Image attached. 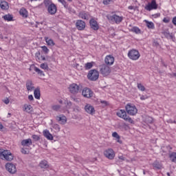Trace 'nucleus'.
<instances>
[{
    "label": "nucleus",
    "mask_w": 176,
    "mask_h": 176,
    "mask_svg": "<svg viewBox=\"0 0 176 176\" xmlns=\"http://www.w3.org/2000/svg\"><path fill=\"white\" fill-rule=\"evenodd\" d=\"M118 159H120V160H124V156H123V155H118Z\"/></svg>",
    "instance_id": "53"
},
{
    "label": "nucleus",
    "mask_w": 176,
    "mask_h": 176,
    "mask_svg": "<svg viewBox=\"0 0 176 176\" xmlns=\"http://www.w3.org/2000/svg\"><path fill=\"white\" fill-rule=\"evenodd\" d=\"M67 9H68V10H69V12H72V13H75V10H72V8L68 7Z\"/></svg>",
    "instance_id": "56"
},
{
    "label": "nucleus",
    "mask_w": 176,
    "mask_h": 176,
    "mask_svg": "<svg viewBox=\"0 0 176 176\" xmlns=\"http://www.w3.org/2000/svg\"><path fill=\"white\" fill-rule=\"evenodd\" d=\"M35 72H36L40 76H45V73H43V71L41 70L37 67H34V68Z\"/></svg>",
    "instance_id": "34"
},
{
    "label": "nucleus",
    "mask_w": 176,
    "mask_h": 176,
    "mask_svg": "<svg viewBox=\"0 0 176 176\" xmlns=\"http://www.w3.org/2000/svg\"><path fill=\"white\" fill-rule=\"evenodd\" d=\"M146 10L151 12V10H156L157 9V3H156V0H151V2L147 3L144 7Z\"/></svg>",
    "instance_id": "9"
},
{
    "label": "nucleus",
    "mask_w": 176,
    "mask_h": 176,
    "mask_svg": "<svg viewBox=\"0 0 176 176\" xmlns=\"http://www.w3.org/2000/svg\"><path fill=\"white\" fill-rule=\"evenodd\" d=\"M41 49H42L43 52L45 53V54H47L49 53V52H50L49 48H47V47H46L45 45L42 46Z\"/></svg>",
    "instance_id": "42"
},
{
    "label": "nucleus",
    "mask_w": 176,
    "mask_h": 176,
    "mask_svg": "<svg viewBox=\"0 0 176 176\" xmlns=\"http://www.w3.org/2000/svg\"><path fill=\"white\" fill-rule=\"evenodd\" d=\"M23 111L27 113H32L34 112V107L31 104H25L23 107Z\"/></svg>",
    "instance_id": "17"
},
{
    "label": "nucleus",
    "mask_w": 176,
    "mask_h": 176,
    "mask_svg": "<svg viewBox=\"0 0 176 176\" xmlns=\"http://www.w3.org/2000/svg\"><path fill=\"white\" fill-rule=\"evenodd\" d=\"M3 102H4V104L8 105V104H9L10 102V100H9L8 98H6L4 100H3Z\"/></svg>",
    "instance_id": "47"
},
{
    "label": "nucleus",
    "mask_w": 176,
    "mask_h": 176,
    "mask_svg": "<svg viewBox=\"0 0 176 176\" xmlns=\"http://www.w3.org/2000/svg\"><path fill=\"white\" fill-rule=\"evenodd\" d=\"M99 71L100 74L102 75L104 78H106V76H109L112 72L111 67L105 64H102L99 66Z\"/></svg>",
    "instance_id": "3"
},
{
    "label": "nucleus",
    "mask_w": 176,
    "mask_h": 176,
    "mask_svg": "<svg viewBox=\"0 0 176 176\" xmlns=\"http://www.w3.org/2000/svg\"><path fill=\"white\" fill-rule=\"evenodd\" d=\"M125 109L128 115H130L131 116H135V115L138 113V109H137L135 104L131 103L126 104L125 106Z\"/></svg>",
    "instance_id": "4"
},
{
    "label": "nucleus",
    "mask_w": 176,
    "mask_h": 176,
    "mask_svg": "<svg viewBox=\"0 0 176 176\" xmlns=\"http://www.w3.org/2000/svg\"><path fill=\"white\" fill-rule=\"evenodd\" d=\"M89 24L91 28H92V30H94V31H97L100 28V27L98 26V23H97V21L94 20V19H91L89 21Z\"/></svg>",
    "instance_id": "18"
},
{
    "label": "nucleus",
    "mask_w": 176,
    "mask_h": 176,
    "mask_svg": "<svg viewBox=\"0 0 176 176\" xmlns=\"http://www.w3.org/2000/svg\"><path fill=\"white\" fill-rule=\"evenodd\" d=\"M0 8H1L3 10H8V9H9V4L6 1H1L0 3Z\"/></svg>",
    "instance_id": "29"
},
{
    "label": "nucleus",
    "mask_w": 176,
    "mask_h": 176,
    "mask_svg": "<svg viewBox=\"0 0 176 176\" xmlns=\"http://www.w3.org/2000/svg\"><path fill=\"white\" fill-rule=\"evenodd\" d=\"M56 120L60 122V124H65L67 123V117L64 115H60L56 116Z\"/></svg>",
    "instance_id": "23"
},
{
    "label": "nucleus",
    "mask_w": 176,
    "mask_h": 176,
    "mask_svg": "<svg viewBox=\"0 0 176 176\" xmlns=\"http://www.w3.org/2000/svg\"><path fill=\"white\" fill-rule=\"evenodd\" d=\"M115 64V57L112 55H107L104 58V65L111 67Z\"/></svg>",
    "instance_id": "10"
},
{
    "label": "nucleus",
    "mask_w": 176,
    "mask_h": 176,
    "mask_svg": "<svg viewBox=\"0 0 176 176\" xmlns=\"http://www.w3.org/2000/svg\"><path fill=\"white\" fill-rule=\"evenodd\" d=\"M172 23L174 25H176V16L173 18Z\"/></svg>",
    "instance_id": "52"
},
{
    "label": "nucleus",
    "mask_w": 176,
    "mask_h": 176,
    "mask_svg": "<svg viewBox=\"0 0 176 176\" xmlns=\"http://www.w3.org/2000/svg\"><path fill=\"white\" fill-rule=\"evenodd\" d=\"M21 153H23V155H28L30 153V150L28 148H22L21 149Z\"/></svg>",
    "instance_id": "39"
},
{
    "label": "nucleus",
    "mask_w": 176,
    "mask_h": 176,
    "mask_svg": "<svg viewBox=\"0 0 176 176\" xmlns=\"http://www.w3.org/2000/svg\"><path fill=\"white\" fill-rule=\"evenodd\" d=\"M13 157V154H12L10 151L0 148V158L2 159V160L12 162Z\"/></svg>",
    "instance_id": "2"
},
{
    "label": "nucleus",
    "mask_w": 176,
    "mask_h": 176,
    "mask_svg": "<svg viewBox=\"0 0 176 176\" xmlns=\"http://www.w3.org/2000/svg\"><path fill=\"white\" fill-rule=\"evenodd\" d=\"M63 103L65 104L66 108H71V107L72 106V102L68 100H64Z\"/></svg>",
    "instance_id": "41"
},
{
    "label": "nucleus",
    "mask_w": 176,
    "mask_h": 176,
    "mask_svg": "<svg viewBox=\"0 0 176 176\" xmlns=\"http://www.w3.org/2000/svg\"><path fill=\"white\" fill-rule=\"evenodd\" d=\"M87 78L89 80H91L92 82H96V80H98L100 78V73L96 69H91L87 74Z\"/></svg>",
    "instance_id": "6"
},
{
    "label": "nucleus",
    "mask_w": 176,
    "mask_h": 176,
    "mask_svg": "<svg viewBox=\"0 0 176 176\" xmlns=\"http://www.w3.org/2000/svg\"><path fill=\"white\" fill-rule=\"evenodd\" d=\"M147 98H148V97L146 96L142 95V96H140V100H142V101H144V100H146Z\"/></svg>",
    "instance_id": "50"
},
{
    "label": "nucleus",
    "mask_w": 176,
    "mask_h": 176,
    "mask_svg": "<svg viewBox=\"0 0 176 176\" xmlns=\"http://www.w3.org/2000/svg\"><path fill=\"white\" fill-rule=\"evenodd\" d=\"M163 21L164 23H170V19L165 17L164 18Z\"/></svg>",
    "instance_id": "51"
},
{
    "label": "nucleus",
    "mask_w": 176,
    "mask_h": 176,
    "mask_svg": "<svg viewBox=\"0 0 176 176\" xmlns=\"http://www.w3.org/2000/svg\"><path fill=\"white\" fill-rule=\"evenodd\" d=\"M32 138H33L34 141H39V140H41V138L38 136V135H32Z\"/></svg>",
    "instance_id": "45"
},
{
    "label": "nucleus",
    "mask_w": 176,
    "mask_h": 176,
    "mask_svg": "<svg viewBox=\"0 0 176 176\" xmlns=\"http://www.w3.org/2000/svg\"><path fill=\"white\" fill-rule=\"evenodd\" d=\"M45 42L48 46H54L56 43L52 38H49V37H45Z\"/></svg>",
    "instance_id": "32"
},
{
    "label": "nucleus",
    "mask_w": 176,
    "mask_h": 176,
    "mask_svg": "<svg viewBox=\"0 0 176 176\" xmlns=\"http://www.w3.org/2000/svg\"><path fill=\"white\" fill-rule=\"evenodd\" d=\"M117 116L125 120V122H129L131 124H134V120L129 116L124 109H120L116 113Z\"/></svg>",
    "instance_id": "1"
},
{
    "label": "nucleus",
    "mask_w": 176,
    "mask_h": 176,
    "mask_svg": "<svg viewBox=\"0 0 176 176\" xmlns=\"http://www.w3.org/2000/svg\"><path fill=\"white\" fill-rule=\"evenodd\" d=\"M60 107L58 104H56V105L52 106V109L54 111H58V109H60Z\"/></svg>",
    "instance_id": "46"
},
{
    "label": "nucleus",
    "mask_w": 176,
    "mask_h": 176,
    "mask_svg": "<svg viewBox=\"0 0 176 176\" xmlns=\"http://www.w3.org/2000/svg\"><path fill=\"white\" fill-rule=\"evenodd\" d=\"M40 67L41 69H47L49 68V66L47 65V63H42L40 65Z\"/></svg>",
    "instance_id": "43"
},
{
    "label": "nucleus",
    "mask_w": 176,
    "mask_h": 176,
    "mask_svg": "<svg viewBox=\"0 0 176 176\" xmlns=\"http://www.w3.org/2000/svg\"><path fill=\"white\" fill-rule=\"evenodd\" d=\"M168 123H171V124L174 123L175 124H176V121L175 120L173 121V120H169L168 121Z\"/></svg>",
    "instance_id": "55"
},
{
    "label": "nucleus",
    "mask_w": 176,
    "mask_h": 176,
    "mask_svg": "<svg viewBox=\"0 0 176 176\" xmlns=\"http://www.w3.org/2000/svg\"><path fill=\"white\" fill-rule=\"evenodd\" d=\"M43 134L44 137L47 138V140H50V141H53L54 140L53 135H52V133H50V132L47 129L44 130L43 131Z\"/></svg>",
    "instance_id": "24"
},
{
    "label": "nucleus",
    "mask_w": 176,
    "mask_h": 176,
    "mask_svg": "<svg viewBox=\"0 0 176 176\" xmlns=\"http://www.w3.org/2000/svg\"><path fill=\"white\" fill-rule=\"evenodd\" d=\"M146 25L147 28L149 30H155V23L153 22H151L149 21H144Z\"/></svg>",
    "instance_id": "30"
},
{
    "label": "nucleus",
    "mask_w": 176,
    "mask_h": 176,
    "mask_svg": "<svg viewBox=\"0 0 176 176\" xmlns=\"http://www.w3.org/2000/svg\"><path fill=\"white\" fill-rule=\"evenodd\" d=\"M6 170H7V171H8V173L10 174H16V173H17L16 165L12 163H7L6 164Z\"/></svg>",
    "instance_id": "11"
},
{
    "label": "nucleus",
    "mask_w": 176,
    "mask_h": 176,
    "mask_svg": "<svg viewBox=\"0 0 176 176\" xmlns=\"http://www.w3.org/2000/svg\"><path fill=\"white\" fill-rule=\"evenodd\" d=\"M103 155L107 157V159H109V160H113L115 159V156H116L115 151L111 148L105 149L103 152Z\"/></svg>",
    "instance_id": "8"
},
{
    "label": "nucleus",
    "mask_w": 176,
    "mask_h": 176,
    "mask_svg": "<svg viewBox=\"0 0 176 176\" xmlns=\"http://www.w3.org/2000/svg\"><path fill=\"white\" fill-rule=\"evenodd\" d=\"M78 17L82 20H89L90 19V14L85 11H81L78 14Z\"/></svg>",
    "instance_id": "19"
},
{
    "label": "nucleus",
    "mask_w": 176,
    "mask_h": 176,
    "mask_svg": "<svg viewBox=\"0 0 176 176\" xmlns=\"http://www.w3.org/2000/svg\"><path fill=\"white\" fill-rule=\"evenodd\" d=\"M53 1H52V0H44V5L45 6V8H48L49 6H50V5H53Z\"/></svg>",
    "instance_id": "37"
},
{
    "label": "nucleus",
    "mask_w": 176,
    "mask_h": 176,
    "mask_svg": "<svg viewBox=\"0 0 176 176\" xmlns=\"http://www.w3.org/2000/svg\"><path fill=\"white\" fill-rule=\"evenodd\" d=\"M58 102H59V104H63V100H59V101H58Z\"/></svg>",
    "instance_id": "63"
},
{
    "label": "nucleus",
    "mask_w": 176,
    "mask_h": 176,
    "mask_svg": "<svg viewBox=\"0 0 176 176\" xmlns=\"http://www.w3.org/2000/svg\"><path fill=\"white\" fill-rule=\"evenodd\" d=\"M54 129H55V130H57V131H60V126L58 124H55L54 126Z\"/></svg>",
    "instance_id": "49"
},
{
    "label": "nucleus",
    "mask_w": 176,
    "mask_h": 176,
    "mask_svg": "<svg viewBox=\"0 0 176 176\" xmlns=\"http://www.w3.org/2000/svg\"><path fill=\"white\" fill-rule=\"evenodd\" d=\"M131 32L135 34H141V30L138 27L134 26L131 29Z\"/></svg>",
    "instance_id": "35"
},
{
    "label": "nucleus",
    "mask_w": 176,
    "mask_h": 176,
    "mask_svg": "<svg viewBox=\"0 0 176 176\" xmlns=\"http://www.w3.org/2000/svg\"><path fill=\"white\" fill-rule=\"evenodd\" d=\"M153 17L155 18V19H156V18H157V17H160V14H155L154 15H153Z\"/></svg>",
    "instance_id": "58"
},
{
    "label": "nucleus",
    "mask_w": 176,
    "mask_h": 176,
    "mask_svg": "<svg viewBox=\"0 0 176 176\" xmlns=\"http://www.w3.org/2000/svg\"><path fill=\"white\" fill-rule=\"evenodd\" d=\"M39 166L41 168H49V164L47 163V161L43 160L39 163Z\"/></svg>",
    "instance_id": "27"
},
{
    "label": "nucleus",
    "mask_w": 176,
    "mask_h": 176,
    "mask_svg": "<svg viewBox=\"0 0 176 176\" xmlns=\"http://www.w3.org/2000/svg\"><path fill=\"white\" fill-rule=\"evenodd\" d=\"M30 2H36L38 1H41V0H29Z\"/></svg>",
    "instance_id": "61"
},
{
    "label": "nucleus",
    "mask_w": 176,
    "mask_h": 176,
    "mask_svg": "<svg viewBox=\"0 0 176 176\" xmlns=\"http://www.w3.org/2000/svg\"><path fill=\"white\" fill-rule=\"evenodd\" d=\"M2 19H3L5 21H13V16L10 14L3 16Z\"/></svg>",
    "instance_id": "31"
},
{
    "label": "nucleus",
    "mask_w": 176,
    "mask_h": 176,
    "mask_svg": "<svg viewBox=\"0 0 176 176\" xmlns=\"http://www.w3.org/2000/svg\"><path fill=\"white\" fill-rule=\"evenodd\" d=\"M138 89L140 90V91H145V87L141 83H138Z\"/></svg>",
    "instance_id": "40"
},
{
    "label": "nucleus",
    "mask_w": 176,
    "mask_h": 176,
    "mask_svg": "<svg viewBox=\"0 0 176 176\" xmlns=\"http://www.w3.org/2000/svg\"><path fill=\"white\" fill-rule=\"evenodd\" d=\"M107 19L110 23H116V24H120V23L123 21V16H119L116 14L111 16H107Z\"/></svg>",
    "instance_id": "7"
},
{
    "label": "nucleus",
    "mask_w": 176,
    "mask_h": 176,
    "mask_svg": "<svg viewBox=\"0 0 176 176\" xmlns=\"http://www.w3.org/2000/svg\"><path fill=\"white\" fill-rule=\"evenodd\" d=\"M169 157H170L171 162H173V163H176V153L175 152H173L170 154H169Z\"/></svg>",
    "instance_id": "33"
},
{
    "label": "nucleus",
    "mask_w": 176,
    "mask_h": 176,
    "mask_svg": "<svg viewBox=\"0 0 176 176\" xmlns=\"http://www.w3.org/2000/svg\"><path fill=\"white\" fill-rule=\"evenodd\" d=\"M128 57L130 60L133 61H137L141 57L140 52L135 49H132L128 52Z\"/></svg>",
    "instance_id": "5"
},
{
    "label": "nucleus",
    "mask_w": 176,
    "mask_h": 176,
    "mask_svg": "<svg viewBox=\"0 0 176 176\" xmlns=\"http://www.w3.org/2000/svg\"><path fill=\"white\" fill-rule=\"evenodd\" d=\"M34 96L36 100H41V89H39V88L34 89Z\"/></svg>",
    "instance_id": "28"
},
{
    "label": "nucleus",
    "mask_w": 176,
    "mask_h": 176,
    "mask_svg": "<svg viewBox=\"0 0 176 176\" xmlns=\"http://www.w3.org/2000/svg\"><path fill=\"white\" fill-rule=\"evenodd\" d=\"M21 144L22 146H31L32 145V140L31 138L23 140L21 142Z\"/></svg>",
    "instance_id": "21"
},
{
    "label": "nucleus",
    "mask_w": 176,
    "mask_h": 176,
    "mask_svg": "<svg viewBox=\"0 0 176 176\" xmlns=\"http://www.w3.org/2000/svg\"><path fill=\"white\" fill-rule=\"evenodd\" d=\"M112 137H113L114 138H117V140H120V136L118 134L117 132H113L112 133Z\"/></svg>",
    "instance_id": "44"
},
{
    "label": "nucleus",
    "mask_w": 176,
    "mask_h": 176,
    "mask_svg": "<svg viewBox=\"0 0 176 176\" xmlns=\"http://www.w3.org/2000/svg\"><path fill=\"white\" fill-rule=\"evenodd\" d=\"M117 142H119V144H122V141L120 140V139H118Z\"/></svg>",
    "instance_id": "62"
},
{
    "label": "nucleus",
    "mask_w": 176,
    "mask_h": 176,
    "mask_svg": "<svg viewBox=\"0 0 176 176\" xmlns=\"http://www.w3.org/2000/svg\"><path fill=\"white\" fill-rule=\"evenodd\" d=\"M85 111L89 115H94V113H96V109H94V107L90 104H87L85 106Z\"/></svg>",
    "instance_id": "15"
},
{
    "label": "nucleus",
    "mask_w": 176,
    "mask_h": 176,
    "mask_svg": "<svg viewBox=\"0 0 176 176\" xmlns=\"http://www.w3.org/2000/svg\"><path fill=\"white\" fill-rule=\"evenodd\" d=\"M93 65H94V62H90V63H87L85 65V69H91L93 68Z\"/></svg>",
    "instance_id": "36"
},
{
    "label": "nucleus",
    "mask_w": 176,
    "mask_h": 176,
    "mask_svg": "<svg viewBox=\"0 0 176 176\" xmlns=\"http://www.w3.org/2000/svg\"><path fill=\"white\" fill-rule=\"evenodd\" d=\"M82 94L85 98H91L94 93L91 89H90V88L85 87L82 89Z\"/></svg>",
    "instance_id": "12"
},
{
    "label": "nucleus",
    "mask_w": 176,
    "mask_h": 176,
    "mask_svg": "<svg viewBox=\"0 0 176 176\" xmlns=\"http://www.w3.org/2000/svg\"><path fill=\"white\" fill-rule=\"evenodd\" d=\"M69 91L72 93V94H77V93H79V85H76V83H73L69 85L68 87Z\"/></svg>",
    "instance_id": "14"
},
{
    "label": "nucleus",
    "mask_w": 176,
    "mask_h": 176,
    "mask_svg": "<svg viewBox=\"0 0 176 176\" xmlns=\"http://www.w3.org/2000/svg\"><path fill=\"white\" fill-rule=\"evenodd\" d=\"M58 2L62 3L65 9H68V3H67V1H65V0H58Z\"/></svg>",
    "instance_id": "38"
},
{
    "label": "nucleus",
    "mask_w": 176,
    "mask_h": 176,
    "mask_svg": "<svg viewBox=\"0 0 176 176\" xmlns=\"http://www.w3.org/2000/svg\"><path fill=\"white\" fill-rule=\"evenodd\" d=\"M152 166L154 170H162V168H163V165L157 160L155 161L152 164Z\"/></svg>",
    "instance_id": "25"
},
{
    "label": "nucleus",
    "mask_w": 176,
    "mask_h": 176,
    "mask_svg": "<svg viewBox=\"0 0 176 176\" xmlns=\"http://www.w3.org/2000/svg\"><path fill=\"white\" fill-rule=\"evenodd\" d=\"M112 2V0H103L104 5H109Z\"/></svg>",
    "instance_id": "48"
},
{
    "label": "nucleus",
    "mask_w": 176,
    "mask_h": 176,
    "mask_svg": "<svg viewBox=\"0 0 176 176\" xmlns=\"http://www.w3.org/2000/svg\"><path fill=\"white\" fill-rule=\"evenodd\" d=\"M128 9H129V10H133V9H134V6H129L128 7Z\"/></svg>",
    "instance_id": "59"
},
{
    "label": "nucleus",
    "mask_w": 176,
    "mask_h": 176,
    "mask_svg": "<svg viewBox=\"0 0 176 176\" xmlns=\"http://www.w3.org/2000/svg\"><path fill=\"white\" fill-rule=\"evenodd\" d=\"M166 175L170 176V173H167Z\"/></svg>",
    "instance_id": "64"
},
{
    "label": "nucleus",
    "mask_w": 176,
    "mask_h": 176,
    "mask_svg": "<svg viewBox=\"0 0 176 176\" xmlns=\"http://www.w3.org/2000/svg\"><path fill=\"white\" fill-rule=\"evenodd\" d=\"M76 28L78 31H83L86 28V23L80 19L77 20L76 22Z\"/></svg>",
    "instance_id": "13"
},
{
    "label": "nucleus",
    "mask_w": 176,
    "mask_h": 176,
    "mask_svg": "<svg viewBox=\"0 0 176 176\" xmlns=\"http://www.w3.org/2000/svg\"><path fill=\"white\" fill-rule=\"evenodd\" d=\"M26 89L28 90V91H32V90H34V89H35V87H34V83H32V80H28L26 81Z\"/></svg>",
    "instance_id": "20"
},
{
    "label": "nucleus",
    "mask_w": 176,
    "mask_h": 176,
    "mask_svg": "<svg viewBox=\"0 0 176 176\" xmlns=\"http://www.w3.org/2000/svg\"><path fill=\"white\" fill-rule=\"evenodd\" d=\"M19 14L24 19H27V17H28V11L27 9L22 8L19 10Z\"/></svg>",
    "instance_id": "26"
},
{
    "label": "nucleus",
    "mask_w": 176,
    "mask_h": 176,
    "mask_svg": "<svg viewBox=\"0 0 176 176\" xmlns=\"http://www.w3.org/2000/svg\"><path fill=\"white\" fill-rule=\"evenodd\" d=\"M100 102L101 104H104V105H108V102L105 100H101Z\"/></svg>",
    "instance_id": "57"
},
{
    "label": "nucleus",
    "mask_w": 176,
    "mask_h": 176,
    "mask_svg": "<svg viewBox=\"0 0 176 176\" xmlns=\"http://www.w3.org/2000/svg\"><path fill=\"white\" fill-rule=\"evenodd\" d=\"M3 125L2 124V123L0 122V130H3Z\"/></svg>",
    "instance_id": "60"
},
{
    "label": "nucleus",
    "mask_w": 176,
    "mask_h": 176,
    "mask_svg": "<svg viewBox=\"0 0 176 176\" xmlns=\"http://www.w3.org/2000/svg\"><path fill=\"white\" fill-rule=\"evenodd\" d=\"M47 8V12L52 16H54L56 13H57V6L56 4H51Z\"/></svg>",
    "instance_id": "16"
},
{
    "label": "nucleus",
    "mask_w": 176,
    "mask_h": 176,
    "mask_svg": "<svg viewBox=\"0 0 176 176\" xmlns=\"http://www.w3.org/2000/svg\"><path fill=\"white\" fill-rule=\"evenodd\" d=\"M28 100H30V101H33L34 96L32 95H29L28 96Z\"/></svg>",
    "instance_id": "54"
},
{
    "label": "nucleus",
    "mask_w": 176,
    "mask_h": 176,
    "mask_svg": "<svg viewBox=\"0 0 176 176\" xmlns=\"http://www.w3.org/2000/svg\"><path fill=\"white\" fill-rule=\"evenodd\" d=\"M35 57H36V61H38V63H41V61L46 60V58L45 57V56L41 55V52L39 51L36 52Z\"/></svg>",
    "instance_id": "22"
}]
</instances>
